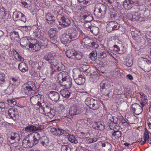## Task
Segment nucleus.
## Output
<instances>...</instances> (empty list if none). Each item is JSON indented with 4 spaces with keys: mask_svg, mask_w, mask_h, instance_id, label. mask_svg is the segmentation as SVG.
I'll return each instance as SVG.
<instances>
[{
    "mask_svg": "<svg viewBox=\"0 0 151 151\" xmlns=\"http://www.w3.org/2000/svg\"><path fill=\"white\" fill-rule=\"evenodd\" d=\"M97 55L96 51H94L89 54V57L92 60L94 61L97 59Z\"/></svg>",
    "mask_w": 151,
    "mask_h": 151,
    "instance_id": "46",
    "label": "nucleus"
},
{
    "mask_svg": "<svg viewBox=\"0 0 151 151\" xmlns=\"http://www.w3.org/2000/svg\"><path fill=\"white\" fill-rule=\"evenodd\" d=\"M5 75L3 73H0V84H3L5 83L4 78Z\"/></svg>",
    "mask_w": 151,
    "mask_h": 151,
    "instance_id": "55",
    "label": "nucleus"
},
{
    "mask_svg": "<svg viewBox=\"0 0 151 151\" xmlns=\"http://www.w3.org/2000/svg\"><path fill=\"white\" fill-rule=\"evenodd\" d=\"M44 129V126L41 125H38L37 126H35L33 125H30L25 128V131L29 132L34 131L41 132Z\"/></svg>",
    "mask_w": 151,
    "mask_h": 151,
    "instance_id": "9",
    "label": "nucleus"
},
{
    "mask_svg": "<svg viewBox=\"0 0 151 151\" xmlns=\"http://www.w3.org/2000/svg\"><path fill=\"white\" fill-rule=\"evenodd\" d=\"M69 140L72 143H74L75 144H77L78 142H81L80 139H76L73 135L70 134H68V136Z\"/></svg>",
    "mask_w": 151,
    "mask_h": 151,
    "instance_id": "39",
    "label": "nucleus"
},
{
    "mask_svg": "<svg viewBox=\"0 0 151 151\" xmlns=\"http://www.w3.org/2000/svg\"><path fill=\"white\" fill-rule=\"evenodd\" d=\"M109 20H117L120 19L119 14L116 12H111L109 13L108 15Z\"/></svg>",
    "mask_w": 151,
    "mask_h": 151,
    "instance_id": "18",
    "label": "nucleus"
},
{
    "mask_svg": "<svg viewBox=\"0 0 151 151\" xmlns=\"http://www.w3.org/2000/svg\"><path fill=\"white\" fill-rule=\"evenodd\" d=\"M142 4V3L139 0H126L123 2L124 8L129 10L134 5L139 6Z\"/></svg>",
    "mask_w": 151,
    "mask_h": 151,
    "instance_id": "7",
    "label": "nucleus"
},
{
    "mask_svg": "<svg viewBox=\"0 0 151 151\" xmlns=\"http://www.w3.org/2000/svg\"><path fill=\"white\" fill-rule=\"evenodd\" d=\"M40 44L37 42L35 44L31 43L29 50L34 52L39 50L41 48Z\"/></svg>",
    "mask_w": 151,
    "mask_h": 151,
    "instance_id": "21",
    "label": "nucleus"
},
{
    "mask_svg": "<svg viewBox=\"0 0 151 151\" xmlns=\"http://www.w3.org/2000/svg\"><path fill=\"white\" fill-rule=\"evenodd\" d=\"M94 124L95 125V127H94L96 129L97 128V129L100 130H102L104 129L105 125L104 122L101 121L95 122L94 123Z\"/></svg>",
    "mask_w": 151,
    "mask_h": 151,
    "instance_id": "28",
    "label": "nucleus"
},
{
    "mask_svg": "<svg viewBox=\"0 0 151 151\" xmlns=\"http://www.w3.org/2000/svg\"><path fill=\"white\" fill-rule=\"evenodd\" d=\"M60 92L63 97L66 98H69L71 94V93L69 91L64 89H62Z\"/></svg>",
    "mask_w": 151,
    "mask_h": 151,
    "instance_id": "41",
    "label": "nucleus"
},
{
    "mask_svg": "<svg viewBox=\"0 0 151 151\" xmlns=\"http://www.w3.org/2000/svg\"><path fill=\"white\" fill-rule=\"evenodd\" d=\"M33 34L35 37L39 38L40 39H42L43 37V33L40 30L38 29H36L33 31Z\"/></svg>",
    "mask_w": 151,
    "mask_h": 151,
    "instance_id": "33",
    "label": "nucleus"
},
{
    "mask_svg": "<svg viewBox=\"0 0 151 151\" xmlns=\"http://www.w3.org/2000/svg\"><path fill=\"white\" fill-rule=\"evenodd\" d=\"M52 105L50 104H47L46 105L45 108L43 109V112L46 114L49 113V111L52 109Z\"/></svg>",
    "mask_w": 151,
    "mask_h": 151,
    "instance_id": "47",
    "label": "nucleus"
},
{
    "mask_svg": "<svg viewBox=\"0 0 151 151\" xmlns=\"http://www.w3.org/2000/svg\"><path fill=\"white\" fill-rule=\"evenodd\" d=\"M26 87L29 91H35L36 87L35 82L32 81H29L26 84Z\"/></svg>",
    "mask_w": 151,
    "mask_h": 151,
    "instance_id": "25",
    "label": "nucleus"
},
{
    "mask_svg": "<svg viewBox=\"0 0 151 151\" xmlns=\"http://www.w3.org/2000/svg\"><path fill=\"white\" fill-rule=\"evenodd\" d=\"M101 93L105 96L109 97L112 96L111 89L101 88Z\"/></svg>",
    "mask_w": 151,
    "mask_h": 151,
    "instance_id": "30",
    "label": "nucleus"
},
{
    "mask_svg": "<svg viewBox=\"0 0 151 151\" xmlns=\"http://www.w3.org/2000/svg\"><path fill=\"white\" fill-rule=\"evenodd\" d=\"M22 21L24 23H25L26 21V17L22 13V15L21 16L20 19V21Z\"/></svg>",
    "mask_w": 151,
    "mask_h": 151,
    "instance_id": "60",
    "label": "nucleus"
},
{
    "mask_svg": "<svg viewBox=\"0 0 151 151\" xmlns=\"http://www.w3.org/2000/svg\"><path fill=\"white\" fill-rule=\"evenodd\" d=\"M100 58L101 59H103L107 57V54L106 52H103L100 53Z\"/></svg>",
    "mask_w": 151,
    "mask_h": 151,
    "instance_id": "59",
    "label": "nucleus"
},
{
    "mask_svg": "<svg viewBox=\"0 0 151 151\" xmlns=\"http://www.w3.org/2000/svg\"><path fill=\"white\" fill-rule=\"evenodd\" d=\"M100 106L99 102L96 100L95 102L93 103V105L91 107L90 109L94 110H96L99 108Z\"/></svg>",
    "mask_w": 151,
    "mask_h": 151,
    "instance_id": "45",
    "label": "nucleus"
},
{
    "mask_svg": "<svg viewBox=\"0 0 151 151\" xmlns=\"http://www.w3.org/2000/svg\"><path fill=\"white\" fill-rule=\"evenodd\" d=\"M82 42L84 43L85 45L88 46L93 49L97 48L99 47V45L97 44L88 37L83 38Z\"/></svg>",
    "mask_w": 151,
    "mask_h": 151,
    "instance_id": "10",
    "label": "nucleus"
},
{
    "mask_svg": "<svg viewBox=\"0 0 151 151\" xmlns=\"http://www.w3.org/2000/svg\"><path fill=\"white\" fill-rule=\"evenodd\" d=\"M122 135V132L119 131H114L112 133L111 137L114 140H117L121 137Z\"/></svg>",
    "mask_w": 151,
    "mask_h": 151,
    "instance_id": "23",
    "label": "nucleus"
},
{
    "mask_svg": "<svg viewBox=\"0 0 151 151\" xmlns=\"http://www.w3.org/2000/svg\"><path fill=\"white\" fill-rule=\"evenodd\" d=\"M132 58H127L126 60L125 64L128 67L131 66L133 64Z\"/></svg>",
    "mask_w": 151,
    "mask_h": 151,
    "instance_id": "49",
    "label": "nucleus"
},
{
    "mask_svg": "<svg viewBox=\"0 0 151 151\" xmlns=\"http://www.w3.org/2000/svg\"><path fill=\"white\" fill-rule=\"evenodd\" d=\"M60 40L62 43L65 44L69 43L72 40L68 33H64L62 35L60 38Z\"/></svg>",
    "mask_w": 151,
    "mask_h": 151,
    "instance_id": "19",
    "label": "nucleus"
},
{
    "mask_svg": "<svg viewBox=\"0 0 151 151\" xmlns=\"http://www.w3.org/2000/svg\"><path fill=\"white\" fill-rule=\"evenodd\" d=\"M82 17L86 22H89L92 21L93 19L91 13L87 11L84 13Z\"/></svg>",
    "mask_w": 151,
    "mask_h": 151,
    "instance_id": "20",
    "label": "nucleus"
},
{
    "mask_svg": "<svg viewBox=\"0 0 151 151\" xmlns=\"http://www.w3.org/2000/svg\"><path fill=\"white\" fill-rule=\"evenodd\" d=\"M69 36L72 40L77 38L78 37V33L76 29L74 27L69 28L66 31Z\"/></svg>",
    "mask_w": 151,
    "mask_h": 151,
    "instance_id": "12",
    "label": "nucleus"
},
{
    "mask_svg": "<svg viewBox=\"0 0 151 151\" xmlns=\"http://www.w3.org/2000/svg\"><path fill=\"white\" fill-rule=\"evenodd\" d=\"M120 27V24L115 21H111L109 22L106 27V30L108 32L112 31L117 30Z\"/></svg>",
    "mask_w": 151,
    "mask_h": 151,
    "instance_id": "8",
    "label": "nucleus"
},
{
    "mask_svg": "<svg viewBox=\"0 0 151 151\" xmlns=\"http://www.w3.org/2000/svg\"><path fill=\"white\" fill-rule=\"evenodd\" d=\"M71 78L69 77L68 73L62 71L58 74L57 82L65 88H70L72 84Z\"/></svg>",
    "mask_w": 151,
    "mask_h": 151,
    "instance_id": "1",
    "label": "nucleus"
},
{
    "mask_svg": "<svg viewBox=\"0 0 151 151\" xmlns=\"http://www.w3.org/2000/svg\"><path fill=\"white\" fill-rule=\"evenodd\" d=\"M118 119L116 117H113L109 114L107 116L106 124L109 126L110 128L114 131H119L120 125L118 124Z\"/></svg>",
    "mask_w": 151,
    "mask_h": 151,
    "instance_id": "3",
    "label": "nucleus"
},
{
    "mask_svg": "<svg viewBox=\"0 0 151 151\" xmlns=\"http://www.w3.org/2000/svg\"><path fill=\"white\" fill-rule=\"evenodd\" d=\"M144 139L146 140H148L149 139V134L147 132H145L144 133Z\"/></svg>",
    "mask_w": 151,
    "mask_h": 151,
    "instance_id": "63",
    "label": "nucleus"
},
{
    "mask_svg": "<svg viewBox=\"0 0 151 151\" xmlns=\"http://www.w3.org/2000/svg\"><path fill=\"white\" fill-rule=\"evenodd\" d=\"M22 15V13L18 12H14L13 14V18L15 21H17V22H20L21 16Z\"/></svg>",
    "mask_w": 151,
    "mask_h": 151,
    "instance_id": "29",
    "label": "nucleus"
},
{
    "mask_svg": "<svg viewBox=\"0 0 151 151\" xmlns=\"http://www.w3.org/2000/svg\"><path fill=\"white\" fill-rule=\"evenodd\" d=\"M96 100L89 97H88L86 99L85 103L90 108L93 105V103L95 102Z\"/></svg>",
    "mask_w": 151,
    "mask_h": 151,
    "instance_id": "38",
    "label": "nucleus"
},
{
    "mask_svg": "<svg viewBox=\"0 0 151 151\" xmlns=\"http://www.w3.org/2000/svg\"><path fill=\"white\" fill-rule=\"evenodd\" d=\"M111 145L109 143H107L106 147L104 148V151H111Z\"/></svg>",
    "mask_w": 151,
    "mask_h": 151,
    "instance_id": "56",
    "label": "nucleus"
},
{
    "mask_svg": "<svg viewBox=\"0 0 151 151\" xmlns=\"http://www.w3.org/2000/svg\"><path fill=\"white\" fill-rule=\"evenodd\" d=\"M83 111L74 106H73L70 108L69 114L70 115L72 116L80 114L81 116H83Z\"/></svg>",
    "mask_w": 151,
    "mask_h": 151,
    "instance_id": "13",
    "label": "nucleus"
},
{
    "mask_svg": "<svg viewBox=\"0 0 151 151\" xmlns=\"http://www.w3.org/2000/svg\"><path fill=\"white\" fill-rule=\"evenodd\" d=\"M48 96L52 100L55 101H58L60 98L59 93L53 91H50L48 94Z\"/></svg>",
    "mask_w": 151,
    "mask_h": 151,
    "instance_id": "17",
    "label": "nucleus"
},
{
    "mask_svg": "<svg viewBox=\"0 0 151 151\" xmlns=\"http://www.w3.org/2000/svg\"><path fill=\"white\" fill-rule=\"evenodd\" d=\"M133 21H134L138 20L140 17V14L138 12H135L134 14L132 15Z\"/></svg>",
    "mask_w": 151,
    "mask_h": 151,
    "instance_id": "54",
    "label": "nucleus"
},
{
    "mask_svg": "<svg viewBox=\"0 0 151 151\" xmlns=\"http://www.w3.org/2000/svg\"><path fill=\"white\" fill-rule=\"evenodd\" d=\"M139 64L140 68L145 72H148L151 70V61L147 59L141 60Z\"/></svg>",
    "mask_w": 151,
    "mask_h": 151,
    "instance_id": "5",
    "label": "nucleus"
},
{
    "mask_svg": "<svg viewBox=\"0 0 151 151\" xmlns=\"http://www.w3.org/2000/svg\"><path fill=\"white\" fill-rule=\"evenodd\" d=\"M76 51L73 50H67L65 52L67 56L69 58L73 59Z\"/></svg>",
    "mask_w": 151,
    "mask_h": 151,
    "instance_id": "34",
    "label": "nucleus"
},
{
    "mask_svg": "<svg viewBox=\"0 0 151 151\" xmlns=\"http://www.w3.org/2000/svg\"><path fill=\"white\" fill-rule=\"evenodd\" d=\"M41 144L45 147L48 146L49 145V140L47 137L43 136L42 137L40 140Z\"/></svg>",
    "mask_w": 151,
    "mask_h": 151,
    "instance_id": "32",
    "label": "nucleus"
},
{
    "mask_svg": "<svg viewBox=\"0 0 151 151\" xmlns=\"http://www.w3.org/2000/svg\"><path fill=\"white\" fill-rule=\"evenodd\" d=\"M10 36L11 40H15L16 38L19 37L18 33L15 31H13L10 33Z\"/></svg>",
    "mask_w": 151,
    "mask_h": 151,
    "instance_id": "44",
    "label": "nucleus"
},
{
    "mask_svg": "<svg viewBox=\"0 0 151 151\" xmlns=\"http://www.w3.org/2000/svg\"><path fill=\"white\" fill-rule=\"evenodd\" d=\"M56 18L59 23V25L63 27H68L70 24L71 22L70 19L62 14L57 15Z\"/></svg>",
    "mask_w": 151,
    "mask_h": 151,
    "instance_id": "6",
    "label": "nucleus"
},
{
    "mask_svg": "<svg viewBox=\"0 0 151 151\" xmlns=\"http://www.w3.org/2000/svg\"><path fill=\"white\" fill-rule=\"evenodd\" d=\"M76 83L78 85H81L83 84L85 81L83 75H78V78L75 79Z\"/></svg>",
    "mask_w": 151,
    "mask_h": 151,
    "instance_id": "24",
    "label": "nucleus"
},
{
    "mask_svg": "<svg viewBox=\"0 0 151 151\" xmlns=\"http://www.w3.org/2000/svg\"><path fill=\"white\" fill-rule=\"evenodd\" d=\"M91 32L95 35H97L99 32V28L96 27L91 26L89 25L88 27Z\"/></svg>",
    "mask_w": 151,
    "mask_h": 151,
    "instance_id": "36",
    "label": "nucleus"
},
{
    "mask_svg": "<svg viewBox=\"0 0 151 151\" xmlns=\"http://www.w3.org/2000/svg\"><path fill=\"white\" fill-rule=\"evenodd\" d=\"M33 144L34 145L37 144L39 141H40V140L41 139L40 135L38 133H36L33 136Z\"/></svg>",
    "mask_w": 151,
    "mask_h": 151,
    "instance_id": "37",
    "label": "nucleus"
},
{
    "mask_svg": "<svg viewBox=\"0 0 151 151\" xmlns=\"http://www.w3.org/2000/svg\"><path fill=\"white\" fill-rule=\"evenodd\" d=\"M49 112V113H47V114H46V115L48 116L51 118H53L55 115L56 113L55 112V110L52 109H51Z\"/></svg>",
    "mask_w": 151,
    "mask_h": 151,
    "instance_id": "51",
    "label": "nucleus"
},
{
    "mask_svg": "<svg viewBox=\"0 0 151 151\" xmlns=\"http://www.w3.org/2000/svg\"><path fill=\"white\" fill-rule=\"evenodd\" d=\"M19 69L22 72H27L28 68L26 63L24 62H21L18 65Z\"/></svg>",
    "mask_w": 151,
    "mask_h": 151,
    "instance_id": "27",
    "label": "nucleus"
},
{
    "mask_svg": "<svg viewBox=\"0 0 151 151\" xmlns=\"http://www.w3.org/2000/svg\"><path fill=\"white\" fill-rule=\"evenodd\" d=\"M98 140V138L96 137L89 139L86 140V142L88 144L94 143Z\"/></svg>",
    "mask_w": 151,
    "mask_h": 151,
    "instance_id": "53",
    "label": "nucleus"
},
{
    "mask_svg": "<svg viewBox=\"0 0 151 151\" xmlns=\"http://www.w3.org/2000/svg\"><path fill=\"white\" fill-rule=\"evenodd\" d=\"M55 30H54L52 28L50 29L49 31V34L50 39H51V41L53 42H55V41H56L55 40H54L53 38L55 36Z\"/></svg>",
    "mask_w": 151,
    "mask_h": 151,
    "instance_id": "42",
    "label": "nucleus"
},
{
    "mask_svg": "<svg viewBox=\"0 0 151 151\" xmlns=\"http://www.w3.org/2000/svg\"><path fill=\"white\" fill-rule=\"evenodd\" d=\"M54 17V16L50 13H48L45 15L46 20L47 21V22L50 24H54L55 23Z\"/></svg>",
    "mask_w": 151,
    "mask_h": 151,
    "instance_id": "26",
    "label": "nucleus"
},
{
    "mask_svg": "<svg viewBox=\"0 0 151 151\" xmlns=\"http://www.w3.org/2000/svg\"><path fill=\"white\" fill-rule=\"evenodd\" d=\"M22 145L25 148H29L32 147L34 145L32 140L24 139L22 142Z\"/></svg>",
    "mask_w": 151,
    "mask_h": 151,
    "instance_id": "22",
    "label": "nucleus"
},
{
    "mask_svg": "<svg viewBox=\"0 0 151 151\" xmlns=\"http://www.w3.org/2000/svg\"><path fill=\"white\" fill-rule=\"evenodd\" d=\"M100 86L101 89L106 88L107 89H111V82L107 79H105L102 81L101 82Z\"/></svg>",
    "mask_w": 151,
    "mask_h": 151,
    "instance_id": "16",
    "label": "nucleus"
},
{
    "mask_svg": "<svg viewBox=\"0 0 151 151\" xmlns=\"http://www.w3.org/2000/svg\"><path fill=\"white\" fill-rule=\"evenodd\" d=\"M44 59L49 61L51 65H52V62H53L52 61V60H54V58L53 56L52 55L51 53L49 52L47 53L45 56Z\"/></svg>",
    "mask_w": 151,
    "mask_h": 151,
    "instance_id": "31",
    "label": "nucleus"
},
{
    "mask_svg": "<svg viewBox=\"0 0 151 151\" xmlns=\"http://www.w3.org/2000/svg\"><path fill=\"white\" fill-rule=\"evenodd\" d=\"M15 87L12 84H9L7 88L5 91V92L7 94L10 95L12 94L14 91Z\"/></svg>",
    "mask_w": 151,
    "mask_h": 151,
    "instance_id": "35",
    "label": "nucleus"
},
{
    "mask_svg": "<svg viewBox=\"0 0 151 151\" xmlns=\"http://www.w3.org/2000/svg\"><path fill=\"white\" fill-rule=\"evenodd\" d=\"M52 63V65L50 66L51 75L56 74L58 71L62 70L64 68V65L59 59H55Z\"/></svg>",
    "mask_w": 151,
    "mask_h": 151,
    "instance_id": "4",
    "label": "nucleus"
},
{
    "mask_svg": "<svg viewBox=\"0 0 151 151\" xmlns=\"http://www.w3.org/2000/svg\"><path fill=\"white\" fill-rule=\"evenodd\" d=\"M22 93L24 94L25 93L27 95H28L29 93V91H29V90L28 89L27 87L26 86V87L24 88H22Z\"/></svg>",
    "mask_w": 151,
    "mask_h": 151,
    "instance_id": "58",
    "label": "nucleus"
},
{
    "mask_svg": "<svg viewBox=\"0 0 151 151\" xmlns=\"http://www.w3.org/2000/svg\"><path fill=\"white\" fill-rule=\"evenodd\" d=\"M81 70L83 72L89 73L90 70V66L89 65L82 64L81 65Z\"/></svg>",
    "mask_w": 151,
    "mask_h": 151,
    "instance_id": "40",
    "label": "nucleus"
},
{
    "mask_svg": "<svg viewBox=\"0 0 151 151\" xmlns=\"http://www.w3.org/2000/svg\"><path fill=\"white\" fill-rule=\"evenodd\" d=\"M10 82V84L13 85L15 87L17 88L18 85H19V82L17 79L15 78H12Z\"/></svg>",
    "mask_w": 151,
    "mask_h": 151,
    "instance_id": "48",
    "label": "nucleus"
},
{
    "mask_svg": "<svg viewBox=\"0 0 151 151\" xmlns=\"http://www.w3.org/2000/svg\"><path fill=\"white\" fill-rule=\"evenodd\" d=\"M7 101L9 106L11 107H13L15 105L17 104L16 100L14 99H8Z\"/></svg>",
    "mask_w": 151,
    "mask_h": 151,
    "instance_id": "50",
    "label": "nucleus"
},
{
    "mask_svg": "<svg viewBox=\"0 0 151 151\" xmlns=\"http://www.w3.org/2000/svg\"><path fill=\"white\" fill-rule=\"evenodd\" d=\"M131 110L133 111L134 113L136 115H139L142 111V107L139 104L136 103L133 104L131 107Z\"/></svg>",
    "mask_w": 151,
    "mask_h": 151,
    "instance_id": "14",
    "label": "nucleus"
},
{
    "mask_svg": "<svg viewBox=\"0 0 151 151\" xmlns=\"http://www.w3.org/2000/svg\"><path fill=\"white\" fill-rule=\"evenodd\" d=\"M20 43L21 46L23 48L29 50L31 43L27 38L23 37L20 39Z\"/></svg>",
    "mask_w": 151,
    "mask_h": 151,
    "instance_id": "15",
    "label": "nucleus"
},
{
    "mask_svg": "<svg viewBox=\"0 0 151 151\" xmlns=\"http://www.w3.org/2000/svg\"><path fill=\"white\" fill-rule=\"evenodd\" d=\"M8 114L10 118L14 120L19 118L18 112L17 109L11 108L8 111Z\"/></svg>",
    "mask_w": 151,
    "mask_h": 151,
    "instance_id": "11",
    "label": "nucleus"
},
{
    "mask_svg": "<svg viewBox=\"0 0 151 151\" xmlns=\"http://www.w3.org/2000/svg\"><path fill=\"white\" fill-rule=\"evenodd\" d=\"M11 147L8 146H2L1 147L0 150L1 151H9Z\"/></svg>",
    "mask_w": 151,
    "mask_h": 151,
    "instance_id": "57",
    "label": "nucleus"
},
{
    "mask_svg": "<svg viewBox=\"0 0 151 151\" xmlns=\"http://www.w3.org/2000/svg\"><path fill=\"white\" fill-rule=\"evenodd\" d=\"M15 150L16 151H22V148L20 146H16L15 147Z\"/></svg>",
    "mask_w": 151,
    "mask_h": 151,
    "instance_id": "64",
    "label": "nucleus"
},
{
    "mask_svg": "<svg viewBox=\"0 0 151 151\" xmlns=\"http://www.w3.org/2000/svg\"><path fill=\"white\" fill-rule=\"evenodd\" d=\"M83 53L80 52H77L76 51L73 59L78 60H81L83 57Z\"/></svg>",
    "mask_w": 151,
    "mask_h": 151,
    "instance_id": "43",
    "label": "nucleus"
},
{
    "mask_svg": "<svg viewBox=\"0 0 151 151\" xmlns=\"http://www.w3.org/2000/svg\"><path fill=\"white\" fill-rule=\"evenodd\" d=\"M127 17L129 19L133 21L132 15L130 13H128L127 14Z\"/></svg>",
    "mask_w": 151,
    "mask_h": 151,
    "instance_id": "62",
    "label": "nucleus"
},
{
    "mask_svg": "<svg viewBox=\"0 0 151 151\" xmlns=\"http://www.w3.org/2000/svg\"><path fill=\"white\" fill-rule=\"evenodd\" d=\"M107 9V6L106 4L101 3L95 4L94 14L98 18H103L105 16Z\"/></svg>",
    "mask_w": 151,
    "mask_h": 151,
    "instance_id": "2",
    "label": "nucleus"
},
{
    "mask_svg": "<svg viewBox=\"0 0 151 151\" xmlns=\"http://www.w3.org/2000/svg\"><path fill=\"white\" fill-rule=\"evenodd\" d=\"M60 11L59 9H54L53 13L55 15H57V14H58V15L59 14H60Z\"/></svg>",
    "mask_w": 151,
    "mask_h": 151,
    "instance_id": "61",
    "label": "nucleus"
},
{
    "mask_svg": "<svg viewBox=\"0 0 151 151\" xmlns=\"http://www.w3.org/2000/svg\"><path fill=\"white\" fill-rule=\"evenodd\" d=\"M72 148H71L69 145H63L61 148V151H71Z\"/></svg>",
    "mask_w": 151,
    "mask_h": 151,
    "instance_id": "52",
    "label": "nucleus"
}]
</instances>
